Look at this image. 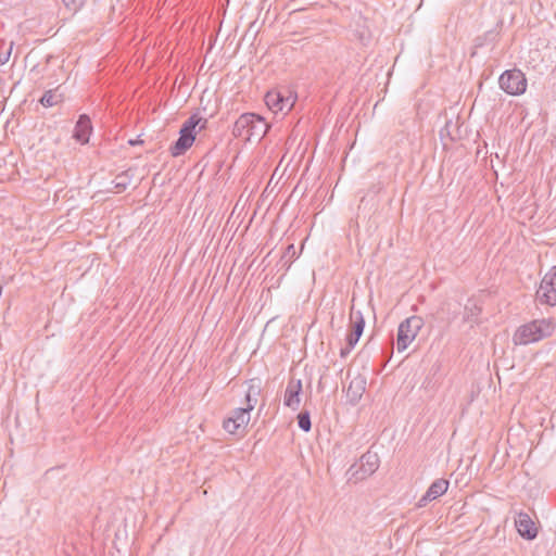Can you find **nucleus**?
<instances>
[{"instance_id":"nucleus-17","label":"nucleus","mask_w":556,"mask_h":556,"mask_svg":"<svg viewBox=\"0 0 556 556\" xmlns=\"http://www.w3.org/2000/svg\"><path fill=\"white\" fill-rule=\"evenodd\" d=\"M61 100V96L53 90H48L40 99V103L46 108H51L58 104Z\"/></svg>"},{"instance_id":"nucleus-3","label":"nucleus","mask_w":556,"mask_h":556,"mask_svg":"<svg viewBox=\"0 0 556 556\" xmlns=\"http://www.w3.org/2000/svg\"><path fill=\"white\" fill-rule=\"evenodd\" d=\"M268 129L269 125L262 116L245 113L236 121L232 134L239 139H264Z\"/></svg>"},{"instance_id":"nucleus-5","label":"nucleus","mask_w":556,"mask_h":556,"mask_svg":"<svg viewBox=\"0 0 556 556\" xmlns=\"http://www.w3.org/2000/svg\"><path fill=\"white\" fill-rule=\"evenodd\" d=\"M365 327V319L363 313L358 309L354 308V305L351 307L350 312V332L345 339V346L341 348L340 356L346 357L351 351L354 349L356 343L358 342Z\"/></svg>"},{"instance_id":"nucleus-14","label":"nucleus","mask_w":556,"mask_h":556,"mask_svg":"<svg viewBox=\"0 0 556 556\" xmlns=\"http://www.w3.org/2000/svg\"><path fill=\"white\" fill-rule=\"evenodd\" d=\"M468 126L464 123L458 124L452 119L446 121L439 131V139H463Z\"/></svg>"},{"instance_id":"nucleus-4","label":"nucleus","mask_w":556,"mask_h":556,"mask_svg":"<svg viewBox=\"0 0 556 556\" xmlns=\"http://www.w3.org/2000/svg\"><path fill=\"white\" fill-rule=\"evenodd\" d=\"M424 319L416 315L406 318L400 324L396 336L397 352L402 353L409 346L424 327Z\"/></svg>"},{"instance_id":"nucleus-21","label":"nucleus","mask_w":556,"mask_h":556,"mask_svg":"<svg viewBox=\"0 0 556 556\" xmlns=\"http://www.w3.org/2000/svg\"><path fill=\"white\" fill-rule=\"evenodd\" d=\"M287 253H288V254H291V256H294V254H295V249H294V245H293V244L288 245V248H287Z\"/></svg>"},{"instance_id":"nucleus-23","label":"nucleus","mask_w":556,"mask_h":556,"mask_svg":"<svg viewBox=\"0 0 556 556\" xmlns=\"http://www.w3.org/2000/svg\"><path fill=\"white\" fill-rule=\"evenodd\" d=\"M8 54H10V52ZM8 60H9V55L1 56V63H5Z\"/></svg>"},{"instance_id":"nucleus-16","label":"nucleus","mask_w":556,"mask_h":556,"mask_svg":"<svg viewBox=\"0 0 556 556\" xmlns=\"http://www.w3.org/2000/svg\"><path fill=\"white\" fill-rule=\"evenodd\" d=\"M366 381L363 378L353 379L348 388V395L351 396L353 401H357L361 399L363 392L365 391Z\"/></svg>"},{"instance_id":"nucleus-12","label":"nucleus","mask_w":556,"mask_h":556,"mask_svg":"<svg viewBox=\"0 0 556 556\" xmlns=\"http://www.w3.org/2000/svg\"><path fill=\"white\" fill-rule=\"evenodd\" d=\"M515 525L518 533L527 540H533L538 535V528L527 513L517 514Z\"/></svg>"},{"instance_id":"nucleus-8","label":"nucleus","mask_w":556,"mask_h":556,"mask_svg":"<svg viewBox=\"0 0 556 556\" xmlns=\"http://www.w3.org/2000/svg\"><path fill=\"white\" fill-rule=\"evenodd\" d=\"M265 103L274 113L289 112L295 103V98L291 93L286 94L280 90H270L265 96Z\"/></svg>"},{"instance_id":"nucleus-19","label":"nucleus","mask_w":556,"mask_h":556,"mask_svg":"<svg viewBox=\"0 0 556 556\" xmlns=\"http://www.w3.org/2000/svg\"><path fill=\"white\" fill-rule=\"evenodd\" d=\"M298 424L303 431L308 432L311 430L312 424L308 412H302L299 414Z\"/></svg>"},{"instance_id":"nucleus-22","label":"nucleus","mask_w":556,"mask_h":556,"mask_svg":"<svg viewBox=\"0 0 556 556\" xmlns=\"http://www.w3.org/2000/svg\"><path fill=\"white\" fill-rule=\"evenodd\" d=\"M129 144L131 146H136V144H139V143H143V141H135V140H131V141H128Z\"/></svg>"},{"instance_id":"nucleus-7","label":"nucleus","mask_w":556,"mask_h":556,"mask_svg":"<svg viewBox=\"0 0 556 556\" xmlns=\"http://www.w3.org/2000/svg\"><path fill=\"white\" fill-rule=\"evenodd\" d=\"M500 87L508 94L517 96L526 91L527 79L519 70L504 72L498 79Z\"/></svg>"},{"instance_id":"nucleus-11","label":"nucleus","mask_w":556,"mask_h":556,"mask_svg":"<svg viewBox=\"0 0 556 556\" xmlns=\"http://www.w3.org/2000/svg\"><path fill=\"white\" fill-rule=\"evenodd\" d=\"M379 457L376 453L367 452L359 459V469L353 473L357 480H364L379 468Z\"/></svg>"},{"instance_id":"nucleus-20","label":"nucleus","mask_w":556,"mask_h":556,"mask_svg":"<svg viewBox=\"0 0 556 556\" xmlns=\"http://www.w3.org/2000/svg\"><path fill=\"white\" fill-rule=\"evenodd\" d=\"M115 188L117 189V192H121L125 190L126 184L125 182H116Z\"/></svg>"},{"instance_id":"nucleus-10","label":"nucleus","mask_w":556,"mask_h":556,"mask_svg":"<svg viewBox=\"0 0 556 556\" xmlns=\"http://www.w3.org/2000/svg\"><path fill=\"white\" fill-rule=\"evenodd\" d=\"M302 381L300 379H290L283 395L285 406L292 410H298L301 404Z\"/></svg>"},{"instance_id":"nucleus-6","label":"nucleus","mask_w":556,"mask_h":556,"mask_svg":"<svg viewBox=\"0 0 556 556\" xmlns=\"http://www.w3.org/2000/svg\"><path fill=\"white\" fill-rule=\"evenodd\" d=\"M536 300L542 305H556V266L552 267L542 278L536 290Z\"/></svg>"},{"instance_id":"nucleus-18","label":"nucleus","mask_w":556,"mask_h":556,"mask_svg":"<svg viewBox=\"0 0 556 556\" xmlns=\"http://www.w3.org/2000/svg\"><path fill=\"white\" fill-rule=\"evenodd\" d=\"M194 141H176L174 146L170 147V153L173 156H179L188 151Z\"/></svg>"},{"instance_id":"nucleus-9","label":"nucleus","mask_w":556,"mask_h":556,"mask_svg":"<svg viewBox=\"0 0 556 556\" xmlns=\"http://www.w3.org/2000/svg\"><path fill=\"white\" fill-rule=\"evenodd\" d=\"M207 119L199 113L192 114L181 126L178 139H195L200 130L206 127Z\"/></svg>"},{"instance_id":"nucleus-24","label":"nucleus","mask_w":556,"mask_h":556,"mask_svg":"<svg viewBox=\"0 0 556 556\" xmlns=\"http://www.w3.org/2000/svg\"><path fill=\"white\" fill-rule=\"evenodd\" d=\"M8 54H10V52ZM8 60H9V55L1 56V63H5Z\"/></svg>"},{"instance_id":"nucleus-13","label":"nucleus","mask_w":556,"mask_h":556,"mask_svg":"<svg viewBox=\"0 0 556 556\" xmlns=\"http://www.w3.org/2000/svg\"><path fill=\"white\" fill-rule=\"evenodd\" d=\"M450 482L446 479L440 478L434 480L425 495L418 501L417 507H425L428 502H431L446 493Z\"/></svg>"},{"instance_id":"nucleus-1","label":"nucleus","mask_w":556,"mask_h":556,"mask_svg":"<svg viewBox=\"0 0 556 556\" xmlns=\"http://www.w3.org/2000/svg\"><path fill=\"white\" fill-rule=\"evenodd\" d=\"M261 381L251 379L245 394V407L236 408L223 422V428L230 434H243L250 422V412L255 407L261 394Z\"/></svg>"},{"instance_id":"nucleus-15","label":"nucleus","mask_w":556,"mask_h":556,"mask_svg":"<svg viewBox=\"0 0 556 556\" xmlns=\"http://www.w3.org/2000/svg\"><path fill=\"white\" fill-rule=\"evenodd\" d=\"M92 134V125L89 116L83 114L79 116L73 139H89Z\"/></svg>"},{"instance_id":"nucleus-2","label":"nucleus","mask_w":556,"mask_h":556,"mask_svg":"<svg viewBox=\"0 0 556 556\" xmlns=\"http://www.w3.org/2000/svg\"><path fill=\"white\" fill-rule=\"evenodd\" d=\"M553 318L535 319L520 326L514 333L513 341L516 345H527L551 337L555 330Z\"/></svg>"}]
</instances>
